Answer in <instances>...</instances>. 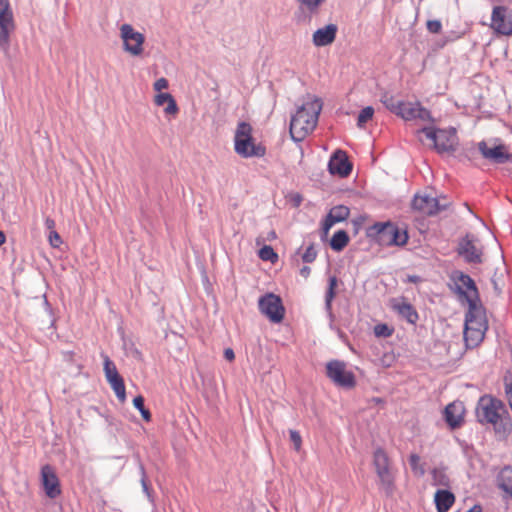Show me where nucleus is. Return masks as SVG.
<instances>
[{
	"instance_id": "nucleus-1",
	"label": "nucleus",
	"mask_w": 512,
	"mask_h": 512,
	"mask_svg": "<svg viewBox=\"0 0 512 512\" xmlns=\"http://www.w3.org/2000/svg\"><path fill=\"white\" fill-rule=\"evenodd\" d=\"M475 414L480 424L493 425L497 434L507 435L512 430L511 418L504 402L492 395L485 394L479 398Z\"/></svg>"
},
{
	"instance_id": "nucleus-2",
	"label": "nucleus",
	"mask_w": 512,
	"mask_h": 512,
	"mask_svg": "<svg viewBox=\"0 0 512 512\" xmlns=\"http://www.w3.org/2000/svg\"><path fill=\"white\" fill-rule=\"evenodd\" d=\"M321 110L320 99L309 100L298 107L290 121V135L295 142L302 141L315 129Z\"/></svg>"
},
{
	"instance_id": "nucleus-3",
	"label": "nucleus",
	"mask_w": 512,
	"mask_h": 512,
	"mask_svg": "<svg viewBox=\"0 0 512 512\" xmlns=\"http://www.w3.org/2000/svg\"><path fill=\"white\" fill-rule=\"evenodd\" d=\"M367 236L374 238L382 246H403L408 241L406 230H401L396 224L376 222L367 229Z\"/></svg>"
},
{
	"instance_id": "nucleus-4",
	"label": "nucleus",
	"mask_w": 512,
	"mask_h": 512,
	"mask_svg": "<svg viewBox=\"0 0 512 512\" xmlns=\"http://www.w3.org/2000/svg\"><path fill=\"white\" fill-rule=\"evenodd\" d=\"M235 152L244 157H262L266 149L261 144H256L252 136V126L247 122H240L237 125L234 137Z\"/></svg>"
},
{
	"instance_id": "nucleus-5",
	"label": "nucleus",
	"mask_w": 512,
	"mask_h": 512,
	"mask_svg": "<svg viewBox=\"0 0 512 512\" xmlns=\"http://www.w3.org/2000/svg\"><path fill=\"white\" fill-rule=\"evenodd\" d=\"M417 133H423L427 139L431 140L434 149L439 154H452L457 149L458 136L456 129L453 127H449L446 129L423 127L419 129Z\"/></svg>"
},
{
	"instance_id": "nucleus-6",
	"label": "nucleus",
	"mask_w": 512,
	"mask_h": 512,
	"mask_svg": "<svg viewBox=\"0 0 512 512\" xmlns=\"http://www.w3.org/2000/svg\"><path fill=\"white\" fill-rule=\"evenodd\" d=\"M451 280L454 286L451 289L458 295L461 301L467 302L470 305V301L474 300V303H478L479 293L475 281L468 275L461 271H454L451 275Z\"/></svg>"
},
{
	"instance_id": "nucleus-7",
	"label": "nucleus",
	"mask_w": 512,
	"mask_h": 512,
	"mask_svg": "<svg viewBox=\"0 0 512 512\" xmlns=\"http://www.w3.org/2000/svg\"><path fill=\"white\" fill-rule=\"evenodd\" d=\"M373 465L379 478L381 489L387 495H391L394 490V477L390 471L389 458L383 449L378 448L374 451Z\"/></svg>"
},
{
	"instance_id": "nucleus-8",
	"label": "nucleus",
	"mask_w": 512,
	"mask_h": 512,
	"mask_svg": "<svg viewBox=\"0 0 512 512\" xmlns=\"http://www.w3.org/2000/svg\"><path fill=\"white\" fill-rule=\"evenodd\" d=\"M15 30L13 11L9 0H0V50L8 53L11 46V34Z\"/></svg>"
},
{
	"instance_id": "nucleus-9",
	"label": "nucleus",
	"mask_w": 512,
	"mask_h": 512,
	"mask_svg": "<svg viewBox=\"0 0 512 512\" xmlns=\"http://www.w3.org/2000/svg\"><path fill=\"white\" fill-rule=\"evenodd\" d=\"M327 377L338 387L352 389L356 385L355 375L347 369V365L341 360H331L326 364Z\"/></svg>"
},
{
	"instance_id": "nucleus-10",
	"label": "nucleus",
	"mask_w": 512,
	"mask_h": 512,
	"mask_svg": "<svg viewBox=\"0 0 512 512\" xmlns=\"http://www.w3.org/2000/svg\"><path fill=\"white\" fill-rule=\"evenodd\" d=\"M449 204L445 197H443V201H441L436 197H431L426 194H415L411 201L413 210L426 215H435L440 211L446 210Z\"/></svg>"
},
{
	"instance_id": "nucleus-11",
	"label": "nucleus",
	"mask_w": 512,
	"mask_h": 512,
	"mask_svg": "<svg viewBox=\"0 0 512 512\" xmlns=\"http://www.w3.org/2000/svg\"><path fill=\"white\" fill-rule=\"evenodd\" d=\"M258 307L260 312L273 323H280L284 318L285 308L282 300L273 293L260 297Z\"/></svg>"
},
{
	"instance_id": "nucleus-12",
	"label": "nucleus",
	"mask_w": 512,
	"mask_h": 512,
	"mask_svg": "<svg viewBox=\"0 0 512 512\" xmlns=\"http://www.w3.org/2000/svg\"><path fill=\"white\" fill-rule=\"evenodd\" d=\"M104 364V374L107 382L116 394L120 402L126 399L125 384L122 376L118 373L116 365L106 354H101Z\"/></svg>"
},
{
	"instance_id": "nucleus-13",
	"label": "nucleus",
	"mask_w": 512,
	"mask_h": 512,
	"mask_svg": "<svg viewBox=\"0 0 512 512\" xmlns=\"http://www.w3.org/2000/svg\"><path fill=\"white\" fill-rule=\"evenodd\" d=\"M120 36L123 40V49L133 56H140L143 53L145 37L137 32L130 24H123L120 28Z\"/></svg>"
},
{
	"instance_id": "nucleus-14",
	"label": "nucleus",
	"mask_w": 512,
	"mask_h": 512,
	"mask_svg": "<svg viewBox=\"0 0 512 512\" xmlns=\"http://www.w3.org/2000/svg\"><path fill=\"white\" fill-rule=\"evenodd\" d=\"M478 150L482 157L492 164H505L512 161V154L504 144H493L489 146L488 142L480 141Z\"/></svg>"
},
{
	"instance_id": "nucleus-15",
	"label": "nucleus",
	"mask_w": 512,
	"mask_h": 512,
	"mask_svg": "<svg viewBox=\"0 0 512 512\" xmlns=\"http://www.w3.org/2000/svg\"><path fill=\"white\" fill-rule=\"evenodd\" d=\"M457 253L466 263L481 264L483 262L482 249L476 245V238L472 234H466L459 240Z\"/></svg>"
},
{
	"instance_id": "nucleus-16",
	"label": "nucleus",
	"mask_w": 512,
	"mask_h": 512,
	"mask_svg": "<svg viewBox=\"0 0 512 512\" xmlns=\"http://www.w3.org/2000/svg\"><path fill=\"white\" fill-rule=\"evenodd\" d=\"M491 28L505 36L512 34V9L506 6H495L491 15Z\"/></svg>"
},
{
	"instance_id": "nucleus-17",
	"label": "nucleus",
	"mask_w": 512,
	"mask_h": 512,
	"mask_svg": "<svg viewBox=\"0 0 512 512\" xmlns=\"http://www.w3.org/2000/svg\"><path fill=\"white\" fill-rule=\"evenodd\" d=\"M405 121L418 120L421 122H433V118L428 109L424 108L419 102L403 101L399 115Z\"/></svg>"
},
{
	"instance_id": "nucleus-18",
	"label": "nucleus",
	"mask_w": 512,
	"mask_h": 512,
	"mask_svg": "<svg viewBox=\"0 0 512 512\" xmlns=\"http://www.w3.org/2000/svg\"><path fill=\"white\" fill-rule=\"evenodd\" d=\"M328 171L332 175H338L342 178L347 177L352 171V164L349 162L347 154L343 150H336L328 162Z\"/></svg>"
},
{
	"instance_id": "nucleus-19",
	"label": "nucleus",
	"mask_w": 512,
	"mask_h": 512,
	"mask_svg": "<svg viewBox=\"0 0 512 512\" xmlns=\"http://www.w3.org/2000/svg\"><path fill=\"white\" fill-rule=\"evenodd\" d=\"M464 327L479 328L486 332L487 321L484 316L483 307L479 302L474 303V300L470 301L468 311L465 314Z\"/></svg>"
},
{
	"instance_id": "nucleus-20",
	"label": "nucleus",
	"mask_w": 512,
	"mask_h": 512,
	"mask_svg": "<svg viewBox=\"0 0 512 512\" xmlns=\"http://www.w3.org/2000/svg\"><path fill=\"white\" fill-rule=\"evenodd\" d=\"M42 484L46 495L54 499L61 494L60 482L50 465H45L41 468Z\"/></svg>"
},
{
	"instance_id": "nucleus-21",
	"label": "nucleus",
	"mask_w": 512,
	"mask_h": 512,
	"mask_svg": "<svg viewBox=\"0 0 512 512\" xmlns=\"http://www.w3.org/2000/svg\"><path fill=\"white\" fill-rule=\"evenodd\" d=\"M338 27L336 24H328L323 28L317 29L313 33V44L316 47H324L333 43L336 39Z\"/></svg>"
},
{
	"instance_id": "nucleus-22",
	"label": "nucleus",
	"mask_w": 512,
	"mask_h": 512,
	"mask_svg": "<svg viewBox=\"0 0 512 512\" xmlns=\"http://www.w3.org/2000/svg\"><path fill=\"white\" fill-rule=\"evenodd\" d=\"M464 409L461 403H450L444 409V419L450 428L460 427L463 422Z\"/></svg>"
},
{
	"instance_id": "nucleus-23",
	"label": "nucleus",
	"mask_w": 512,
	"mask_h": 512,
	"mask_svg": "<svg viewBox=\"0 0 512 512\" xmlns=\"http://www.w3.org/2000/svg\"><path fill=\"white\" fill-rule=\"evenodd\" d=\"M392 308L394 311L398 313L400 317L405 319L409 324L417 323L419 319L418 312L416 311L412 304L408 303L404 299L400 301L396 300L393 303Z\"/></svg>"
},
{
	"instance_id": "nucleus-24",
	"label": "nucleus",
	"mask_w": 512,
	"mask_h": 512,
	"mask_svg": "<svg viewBox=\"0 0 512 512\" xmlns=\"http://www.w3.org/2000/svg\"><path fill=\"white\" fill-rule=\"evenodd\" d=\"M437 512H448L455 502L454 494L447 489H439L434 495Z\"/></svg>"
},
{
	"instance_id": "nucleus-25",
	"label": "nucleus",
	"mask_w": 512,
	"mask_h": 512,
	"mask_svg": "<svg viewBox=\"0 0 512 512\" xmlns=\"http://www.w3.org/2000/svg\"><path fill=\"white\" fill-rule=\"evenodd\" d=\"M338 284V279L336 276H330L328 278V287L325 293V311L332 323L334 321V314L332 312V302L335 298L336 292L335 289Z\"/></svg>"
},
{
	"instance_id": "nucleus-26",
	"label": "nucleus",
	"mask_w": 512,
	"mask_h": 512,
	"mask_svg": "<svg viewBox=\"0 0 512 512\" xmlns=\"http://www.w3.org/2000/svg\"><path fill=\"white\" fill-rule=\"evenodd\" d=\"M464 341L467 348L477 347L484 339L485 332L479 328L464 327Z\"/></svg>"
},
{
	"instance_id": "nucleus-27",
	"label": "nucleus",
	"mask_w": 512,
	"mask_h": 512,
	"mask_svg": "<svg viewBox=\"0 0 512 512\" xmlns=\"http://www.w3.org/2000/svg\"><path fill=\"white\" fill-rule=\"evenodd\" d=\"M496 480L498 487L512 497V466L503 467Z\"/></svg>"
},
{
	"instance_id": "nucleus-28",
	"label": "nucleus",
	"mask_w": 512,
	"mask_h": 512,
	"mask_svg": "<svg viewBox=\"0 0 512 512\" xmlns=\"http://www.w3.org/2000/svg\"><path fill=\"white\" fill-rule=\"evenodd\" d=\"M432 485L448 488L450 486V478L446 472V468L437 467L431 471Z\"/></svg>"
},
{
	"instance_id": "nucleus-29",
	"label": "nucleus",
	"mask_w": 512,
	"mask_h": 512,
	"mask_svg": "<svg viewBox=\"0 0 512 512\" xmlns=\"http://www.w3.org/2000/svg\"><path fill=\"white\" fill-rule=\"evenodd\" d=\"M349 242L348 233L345 230H338L330 240V246L334 251H342Z\"/></svg>"
},
{
	"instance_id": "nucleus-30",
	"label": "nucleus",
	"mask_w": 512,
	"mask_h": 512,
	"mask_svg": "<svg viewBox=\"0 0 512 512\" xmlns=\"http://www.w3.org/2000/svg\"><path fill=\"white\" fill-rule=\"evenodd\" d=\"M350 215V210L347 206L337 205L330 209L328 216L332 218L335 223L345 221Z\"/></svg>"
},
{
	"instance_id": "nucleus-31",
	"label": "nucleus",
	"mask_w": 512,
	"mask_h": 512,
	"mask_svg": "<svg viewBox=\"0 0 512 512\" xmlns=\"http://www.w3.org/2000/svg\"><path fill=\"white\" fill-rule=\"evenodd\" d=\"M381 102L390 112L396 114L397 116L399 115L403 101L395 100V98L392 95L384 93L381 96Z\"/></svg>"
},
{
	"instance_id": "nucleus-32",
	"label": "nucleus",
	"mask_w": 512,
	"mask_h": 512,
	"mask_svg": "<svg viewBox=\"0 0 512 512\" xmlns=\"http://www.w3.org/2000/svg\"><path fill=\"white\" fill-rule=\"evenodd\" d=\"M299 9L303 12H308L310 15L318 13L320 6L325 0H297Z\"/></svg>"
},
{
	"instance_id": "nucleus-33",
	"label": "nucleus",
	"mask_w": 512,
	"mask_h": 512,
	"mask_svg": "<svg viewBox=\"0 0 512 512\" xmlns=\"http://www.w3.org/2000/svg\"><path fill=\"white\" fill-rule=\"evenodd\" d=\"M139 472H140V476H141L140 483L142 486V490H143L144 494L147 496L148 500L151 503H153L154 497H153V493H152V488L149 485V482L147 479V474H146L145 468L142 463H139Z\"/></svg>"
},
{
	"instance_id": "nucleus-34",
	"label": "nucleus",
	"mask_w": 512,
	"mask_h": 512,
	"mask_svg": "<svg viewBox=\"0 0 512 512\" xmlns=\"http://www.w3.org/2000/svg\"><path fill=\"white\" fill-rule=\"evenodd\" d=\"M144 402L145 400L141 395L133 399L134 407L141 413L143 419L148 422L151 420V413L148 409L145 408Z\"/></svg>"
},
{
	"instance_id": "nucleus-35",
	"label": "nucleus",
	"mask_w": 512,
	"mask_h": 512,
	"mask_svg": "<svg viewBox=\"0 0 512 512\" xmlns=\"http://www.w3.org/2000/svg\"><path fill=\"white\" fill-rule=\"evenodd\" d=\"M259 257L272 263L278 260V255L271 246L265 245L259 250Z\"/></svg>"
},
{
	"instance_id": "nucleus-36",
	"label": "nucleus",
	"mask_w": 512,
	"mask_h": 512,
	"mask_svg": "<svg viewBox=\"0 0 512 512\" xmlns=\"http://www.w3.org/2000/svg\"><path fill=\"white\" fill-rule=\"evenodd\" d=\"M374 114V109L371 106H367L363 108L357 118V125L358 127H363L365 123H367Z\"/></svg>"
},
{
	"instance_id": "nucleus-37",
	"label": "nucleus",
	"mask_w": 512,
	"mask_h": 512,
	"mask_svg": "<svg viewBox=\"0 0 512 512\" xmlns=\"http://www.w3.org/2000/svg\"><path fill=\"white\" fill-rule=\"evenodd\" d=\"M124 349L126 351L127 355L132 356L133 358L137 360H142V353L141 351L135 346L133 342H124Z\"/></svg>"
},
{
	"instance_id": "nucleus-38",
	"label": "nucleus",
	"mask_w": 512,
	"mask_h": 512,
	"mask_svg": "<svg viewBox=\"0 0 512 512\" xmlns=\"http://www.w3.org/2000/svg\"><path fill=\"white\" fill-rule=\"evenodd\" d=\"M302 260L303 262L305 263H312L315 261L316 257H317V251L314 247V244H310L304 251V253L302 254Z\"/></svg>"
},
{
	"instance_id": "nucleus-39",
	"label": "nucleus",
	"mask_w": 512,
	"mask_h": 512,
	"mask_svg": "<svg viewBox=\"0 0 512 512\" xmlns=\"http://www.w3.org/2000/svg\"><path fill=\"white\" fill-rule=\"evenodd\" d=\"M504 388L510 408L512 410V374H508L504 377Z\"/></svg>"
},
{
	"instance_id": "nucleus-40",
	"label": "nucleus",
	"mask_w": 512,
	"mask_h": 512,
	"mask_svg": "<svg viewBox=\"0 0 512 512\" xmlns=\"http://www.w3.org/2000/svg\"><path fill=\"white\" fill-rule=\"evenodd\" d=\"M289 436H290V440L291 442L293 443V446H294V449L296 451H300L301 447H302V437L300 435V433L296 430H289Z\"/></svg>"
},
{
	"instance_id": "nucleus-41",
	"label": "nucleus",
	"mask_w": 512,
	"mask_h": 512,
	"mask_svg": "<svg viewBox=\"0 0 512 512\" xmlns=\"http://www.w3.org/2000/svg\"><path fill=\"white\" fill-rule=\"evenodd\" d=\"M393 330L386 324H378L374 327V333L379 337H389L392 335Z\"/></svg>"
},
{
	"instance_id": "nucleus-42",
	"label": "nucleus",
	"mask_w": 512,
	"mask_h": 512,
	"mask_svg": "<svg viewBox=\"0 0 512 512\" xmlns=\"http://www.w3.org/2000/svg\"><path fill=\"white\" fill-rule=\"evenodd\" d=\"M427 30L430 33L437 34L442 29V23L440 20H428L426 23Z\"/></svg>"
},
{
	"instance_id": "nucleus-43",
	"label": "nucleus",
	"mask_w": 512,
	"mask_h": 512,
	"mask_svg": "<svg viewBox=\"0 0 512 512\" xmlns=\"http://www.w3.org/2000/svg\"><path fill=\"white\" fill-rule=\"evenodd\" d=\"M48 240L53 248H58L62 244V239L56 230L49 232Z\"/></svg>"
},
{
	"instance_id": "nucleus-44",
	"label": "nucleus",
	"mask_w": 512,
	"mask_h": 512,
	"mask_svg": "<svg viewBox=\"0 0 512 512\" xmlns=\"http://www.w3.org/2000/svg\"><path fill=\"white\" fill-rule=\"evenodd\" d=\"M173 96L170 93H159L155 96V104L157 106H163L166 104Z\"/></svg>"
},
{
	"instance_id": "nucleus-45",
	"label": "nucleus",
	"mask_w": 512,
	"mask_h": 512,
	"mask_svg": "<svg viewBox=\"0 0 512 512\" xmlns=\"http://www.w3.org/2000/svg\"><path fill=\"white\" fill-rule=\"evenodd\" d=\"M167 106L164 109L165 114L167 115H175L178 112V106L174 98L170 99L167 103Z\"/></svg>"
},
{
	"instance_id": "nucleus-46",
	"label": "nucleus",
	"mask_w": 512,
	"mask_h": 512,
	"mask_svg": "<svg viewBox=\"0 0 512 512\" xmlns=\"http://www.w3.org/2000/svg\"><path fill=\"white\" fill-rule=\"evenodd\" d=\"M168 85H169L168 80L164 77H161L155 81L153 88L155 91L160 92L163 89H167Z\"/></svg>"
},
{
	"instance_id": "nucleus-47",
	"label": "nucleus",
	"mask_w": 512,
	"mask_h": 512,
	"mask_svg": "<svg viewBox=\"0 0 512 512\" xmlns=\"http://www.w3.org/2000/svg\"><path fill=\"white\" fill-rule=\"evenodd\" d=\"M334 224H336L335 221L327 215L322 224L323 231L327 233Z\"/></svg>"
},
{
	"instance_id": "nucleus-48",
	"label": "nucleus",
	"mask_w": 512,
	"mask_h": 512,
	"mask_svg": "<svg viewBox=\"0 0 512 512\" xmlns=\"http://www.w3.org/2000/svg\"><path fill=\"white\" fill-rule=\"evenodd\" d=\"M420 462V457L417 454H411L409 457V463L411 465V468L416 471L418 463Z\"/></svg>"
},
{
	"instance_id": "nucleus-49",
	"label": "nucleus",
	"mask_w": 512,
	"mask_h": 512,
	"mask_svg": "<svg viewBox=\"0 0 512 512\" xmlns=\"http://www.w3.org/2000/svg\"><path fill=\"white\" fill-rule=\"evenodd\" d=\"M44 225L49 232H52V230H55L56 223L54 219L47 217L44 221Z\"/></svg>"
},
{
	"instance_id": "nucleus-50",
	"label": "nucleus",
	"mask_w": 512,
	"mask_h": 512,
	"mask_svg": "<svg viewBox=\"0 0 512 512\" xmlns=\"http://www.w3.org/2000/svg\"><path fill=\"white\" fill-rule=\"evenodd\" d=\"M74 352L73 351H63L62 352V358L65 362L72 363L74 362Z\"/></svg>"
},
{
	"instance_id": "nucleus-51",
	"label": "nucleus",
	"mask_w": 512,
	"mask_h": 512,
	"mask_svg": "<svg viewBox=\"0 0 512 512\" xmlns=\"http://www.w3.org/2000/svg\"><path fill=\"white\" fill-rule=\"evenodd\" d=\"M224 357H225V359H226V360H228V361H233V360H234V358H235V353H234L233 349H231V348H227V349H225V351H224Z\"/></svg>"
},
{
	"instance_id": "nucleus-52",
	"label": "nucleus",
	"mask_w": 512,
	"mask_h": 512,
	"mask_svg": "<svg viewBox=\"0 0 512 512\" xmlns=\"http://www.w3.org/2000/svg\"><path fill=\"white\" fill-rule=\"evenodd\" d=\"M310 272H311V269L308 266H303L300 269V275L303 276L304 278H308L310 275Z\"/></svg>"
},
{
	"instance_id": "nucleus-53",
	"label": "nucleus",
	"mask_w": 512,
	"mask_h": 512,
	"mask_svg": "<svg viewBox=\"0 0 512 512\" xmlns=\"http://www.w3.org/2000/svg\"><path fill=\"white\" fill-rule=\"evenodd\" d=\"M419 281H420V277L417 276V275H410V276H408V282L417 283Z\"/></svg>"
},
{
	"instance_id": "nucleus-54",
	"label": "nucleus",
	"mask_w": 512,
	"mask_h": 512,
	"mask_svg": "<svg viewBox=\"0 0 512 512\" xmlns=\"http://www.w3.org/2000/svg\"><path fill=\"white\" fill-rule=\"evenodd\" d=\"M467 512H482V508L480 505H474Z\"/></svg>"
},
{
	"instance_id": "nucleus-55",
	"label": "nucleus",
	"mask_w": 512,
	"mask_h": 512,
	"mask_svg": "<svg viewBox=\"0 0 512 512\" xmlns=\"http://www.w3.org/2000/svg\"><path fill=\"white\" fill-rule=\"evenodd\" d=\"M6 241V236L4 232L0 231V246H2Z\"/></svg>"
},
{
	"instance_id": "nucleus-56",
	"label": "nucleus",
	"mask_w": 512,
	"mask_h": 512,
	"mask_svg": "<svg viewBox=\"0 0 512 512\" xmlns=\"http://www.w3.org/2000/svg\"><path fill=\"white\" fill-rule=\"evenodd\" d=\"M492 283H493V286H494V289L500 293L501 292V289L498 287V283H496V281L494 279H492Z\"/></svg>"
},
{
	"instance_id": "nucleus-57",
	"label": "nucleus",
	"mask_w": 512,
	"mask_h": 512,
	"mask_svg": "<svg viewBox=\"0 0 512 512\" xmlns=\"http://www.w3.org/2000/svg\"><path fill=\"white\" fill-rule=\"evenodd\" d=\"M301 200H302V199H301V196H300V195H297V196H296V198H295V205H296V206L300 205Z\"/></svg>"
}]
</instances>
